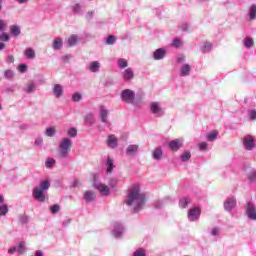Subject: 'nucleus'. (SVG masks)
I'll list each match as a JSON object with an SVG mask.
<instances>
[{"mask_svg": "<svg viewBox=\"0 0 256 256\" xmlns=\"http://www.w3.org/2000/svg\"><path fill=\"white\" fill-rule=\"evenodd\" d=\"M145 194L141 192L139 184H134L128 189L125 203L128 207H131L133 213H139L145 207Z\"/></svg>", "mask_w": 256, "mask_h": 256, "instance_id": "obj_1", "label": "nucleus"}, {"mask_svg": "<svg viewBox=\"0 0 256 256\" xmlns=\"http://www.w3.org/2000/svg\"><path fill=\"white\" fill-rule=\"evenodd\" d=\"M51 187V182L49 180H42L39 186L35 187L32 191L33 198L39 203H45L47 199V191Z\"/></svg>", "mask_w": 256, "mask_h": 256, "instance_id": "obj_2", "label": "nucleus"}, {"mask_svg": "<svg viewBox=\"0 0 256 256\" xmlns=\"http://www.w3.org/2000/svg\"><path fill=\"white\" fill-rule=\"evenodd\" d=\"M73 147V140L71 138H62L58 145V156L61 159H67L71 153Z\"/></svg>", "mask_w": 256, "mask_h": 256, "instance_id": "obj_3", "label": "nucleus"}, {"mask_svg": "<svg viewBox=\"0 0 256 256\" xmlns=\"http://www.w3.org/2000/svg\"><path fill=\"white\" fill-rule=\"evenodd\" d=\"M120 97L127 105H133V103H135V91L131 89L122 90Z\"/></svg>", "mask_w": 256, "mask_h": 256, "instance_id": "obj_4", "label": "nucleus"}, {"mask_svg": "<svg viewBox=\"0 0 256 256\" xmlns=\"http://www.w3.org/2000/svg\"><path fill=\"white\" fill-rule=\"evenodd\" d=\"M93 186L97 189V191H99L100 195H102L103 197H107L110 193L109 186L99 182V180L97 179V175H94Z\"/></svg>", "mask_w": 256, "mask_h": 256, "instance_id": "obj_5", "label": "nucleus"}, {"mask_svg": "<svg viewBox=\"0 0 256 256\" xmlns=\"http://www.w3.org/2000/svg\"><path fill=\"white\" fill-rule=\"evenodd\" d=\"M150 111L155 117H163V115H165V109L161 107L159 102H151Z\"/></svg>", "mask_w": 256, "mask_h": 256, "instance_id": "obj_6", "label": "nucleus"}, {"mask_svg": "<svg viewBox=\"0 0 256 256\" xmlns=\"http://www.w3.org/2000/svg\"><path fill=\"white\" fill-rule=\"evenodd\" d=\"M199 217H201V208L194 207L188 211V220L191 222L199 221Z\"/></svg>", "mask_w": 256, "mask_h": 256, "instance_id": "obj_7", "label": "nucleus"}, {"mask_svg": "<svg viewBox=\"0 0 256 256\" xmlns=\"http://www.w3.org/2000/svg\"><path fill=\"white\" fill-rule=\"evenodd\" d=\"M243 145L246 151H253V148L255 147V139H253V136L251 135L245 136L243 138Z\"/></svg>", "mask_w": 256, "mask_h": 256, "instance_id": "obj_8", "label": "nucleus"}, {"mask_svg": "<svg viewBox=\"0 0 256 256\" xmlns=\"http://www.w3.org/2000/svg\"><path fill=\"white\" fill-rule=\"evenodd\" d=\"M234 207H237V199L235 197H229L224 201L225 211L231 212Z\"/></svg>", "mask_w": 256, "mask_h": 256, "instance_id": "obj_9", "label": "nucleus"}, {"mask_svg": "<svg viewBox=\"0 0 256 256\" xmlns=\"http://www.w3.org/2000/svg\"><path fill=\"white\" fill-rule=\"evenodd\" d=\"M246 215L251 221H256V208L251 202L247 204Z\"/></svg>", "mask_w": 256, "mask_h": 256, "instance_id": "obj_10", "label": "nucleus"}, {"mask_svg": "<svg viewBox=\"0 0 256 256\" xmlns=\"http://www.w3.org/2000/svg\"><path fill=\"white\" fill-rule=\"evenodd\" d=\"M169 149L172 151H179L183 147V139H174L168 143Z\"/></svg>", "mask_w": 256, "mask_h": 256, "instance_id": "obj_11", "label": "nucleus"}, {"mask_svg": "<svg viewBox=\"0 0 256 256\" xmlns=\"http://www.w3.org/2000/svg\"><path fill=\"white\" fill-rule=\"evenodd\" d=\"M99 116L102 123L106 125L109 123V110L105 106H101L99 110Z\"/></svg>", "mask_w": 256, "mask_h": 256, "instance_id": "obj_12", "label": "nucleus"}, {"mask_svg": "<svg viewBox=\"0 0 256 256\" xmlns=\"http://www.w3.org/2000/svg\"><path fill=\"white\" fill-rule=\"evenodd\" d=\"M165 55H167V50L158 48L153 52V59L154 61H161V59H165Z\"/></svg>", "mask_w": 256, "mask_h": 256, "instance_id": "obj_13", "label": "nucleus"}, {"mask_svg": "<svg viewBox=\"0 0 256 256\" xmlns=\"http://www.w3.org/2000/svg\"><path fill=\"white\" fill-rule=\"evenodd\" d=\"M124 231H125V228H123V225L116 222L114 224V229L112 230V234L114 235V237H116V239H119V237L123 235Z\"/></svg>", "mask_w": 256, "mask_h": 256, "instance_id": "obj_14", "label": "nucleus"}, {"mask_svg": "<svg viewBox=\"0 0 256 256\" xmlns=\"http://www.w3.org/2000/svg\"><path fill=\"white\" fill-rule=\"evenodd\" d=\"M134 77H135V73L133 72L132 68H127L122 73V78L126 82L133 81Z\"/></svg>", "mask_w": 256, "mask_h": 256, "instance_id": "obj_15", "label": "nucleus"}, {"mask_svg": "<svg viewBox=\"0 0 256 256\" xmlns=\"http://www.w3.org/2000/svg\"><path fill=\"white\" fill-rule=\"evenodd\" d=\"M52 49L54 51H61V49H63V38L61 37L54 38L52 42Z\"/></svg>", "mask_w": 256, "mask_h": 256, "instance_id": "obj_16", "label": "nucleus"}, {"mask_svg": "<svg viewBox=\"0 0 256 256\" xmlns=\"http://www.w3.org/2000/svg\"><path fill=\"white\" fill-rule=\"evenodd\" d=\"M139 151V145L137 144H131L126 148V155L129 157H133V155H137Z\"/></svg>", "mask_w": 256, "mask_h": 256, "instance_id": "obj_17", "label": "nucleus"}, {"mask_svg": "<svg viewBox=\"0 0 256 256\" xmlns=\"http://www.w3.org/2000/svg\"><path fill=\"white\" fill-rule=\"evenodd\" d=\"M95 199H97V195L95 194V192L91 190H87L84 192V200L86 201V203H91L95 201Z\"/></svg>", "mask_w": 256, "mask_h": 256, "instance_id": "obj_18", "label": "nucleus"}, {"mask_svg": "<svg viewBox=\"0 0 256 256\" xmlns=\"http://www.w3.org/2000/svg\"><path fill=\"white\" fill-rule=\"evenodd\" d=\"M191 74V65L189 64H184L180 68V75L181 77H189Z\"/></svg>", "mask_w": 256, "mask_h": 256, "instance_id": "obj_19", "label": "nucleus"}, {"mask_svg": "<svg viewBox=\"0 0 256 256\" xmlns=\"http://www.w3.org/2000/svg\"><path fill=\"white\" fill-rule=\"evenodd\" d=\"M52 93L55 95L57 99L63 97V86H61L60 84L54 85Z\"/></svg>", "mask_w": 256, "mask_h": 256, "instance_id": "obj_20", "label": "nucleus"}, {"mask_svg": "<svg viewBox=\"0 0 256 256\" xmlns=\"http://www.w3.org/2000/svg\"><path fill=\"white\" fill-rule=\"evenodd\" d=\"M79 43V36L77 34H72L68 39H67V45L68 47H75Z\"/></svg>", "mask_w": 256, "mask_h": 256, "instance_id": "obj_21", "label": "nucleus"}, {"mask_svg": "<svg viewBox=\"0 0 256 256\" xmlns=\"http://www.w3.org/2000/svg\"><path fill=\"white\" fill-rule=\"evenodd\" d=\"M88 69L91 73H99V69H101V63H99V61H93L90 63Z\"/></svg>", "mask_w": 256, "mask_h": 256, "instance_id": "obj_22", "label": "nucleus"}, {"mask_svg": "<svg viewBox=\"0 0 256 256\" xmlns=\"http://www.w3.org/2000/svg\"><path fill=\"white\" fill-rule=\"evenodd\" d=\"M36 90H37V85L33 81L28 82V84L26 85V88H24L25 93H28V94L35 93Z\"/></svg>", "mask_w": 256, "mask_h": 256, "instance_id": "obj_23", "label": "nucleus"}, {"mask_svg": "<svg viewBox=\"0 0 256 256\" xmlns=\"http://www.w3.org/2000/svg\"><path fill=\"white\" fill-rule=\"evenodd\" d=\"M107 145L110 149H115L117 147V138L115 135H110L107 140Z\"/></svg>", "mask_w": 256, "mask_h": 256, "instance_id": "obj_24", "label": "nucleus"}, {"mask_svg": "<svg viewBox=\"0 0 256 256\" xmlns=\"http://www.w3.org/2000/svg\"><path fill=\"white\" fill-rule=\"evenodd\" d=\"M10 33L13 37H19L21 35V28L19 25H12L10 26Z\"/></svg>", "mask_w": 256, "mask_h": 256, "instance_id": "obj_25", "label": "nucleus"}, {"mask_svg": "<svg viewBox=\"0 0 256 256\" xmlns=\"http://www.w3.org/2000/svg\"><path fill=\"white\" fill-rule=\"evenodd\" d=\"M35 55V50L31 47L26 48L24 51V56L26 59H35Z\"/></svg>", "mask_w": 256, "mask_h": 256, "instance_id": "obj_26", "label": "nucleus"}, {"mask_svg": "<svg viewBox=\"0 0 256 256\" xmlns=\"http://www.w3.org/2000/svg\"><path fill=\"white\" fill-rule=\"evenodd\" d=\"M152 157L153 159H155L156 161H159V159H161L163 157V150L161 149V147L156 148L153 152H152Z\"/></svg>", "mask_w": 256, "mask_h": 256, "instance_id": "obj_27", "label": "nucleus"}, {"mask_svg": "<svg viewBox=\"0 0 256 256\" xmlns=\"http://www.w3.org/2000/svg\"><path fill=\"white\" fill-rule=\"evenodd\" d=\"M113 169H115V164L113 163V159L107 158V160H106V173H113Z\"/></svg>", "mask_w": 256, "mask_h": 256, "instance_id": "obj_28", "label": "nucleus"}, {"mask_svg": "<svg viewBox=\"0 0 256 256\" xmlns=\"http://www.w3.org/2000/svg\"><path fill=\"white\" fill-rule=\"evenodd\" d=\"M84 121H85V123H87L90 126L95 125V116L93 115V113H88L84 117Z\"/></svg>", "mask_w": 256, "mask_h": 256, "instance_id": "obj_29", "label": "nucleus"}, {"mask_svg": "<svg viewBox=\"0 0 256 256\" xmlns=\"http://www.w3.org/2000/svg\"><path fill=\"white\" fill-rule=\"evenodd\" d=\"M217 137H219V131L213 130L212 132L207 134L206 139L207 141L213 142L217 139Z\"/></svg>", "mask_w": 256, "mask_h": 256, "instance_id": "obj_30", "label": "nucleus"}, {"mask_svg": "<svg viewBox=\"0 0 256 256\" xmlns=\"http://www.w3.org/2000/svg\"><path fill=\"white\" fill-rule=\"evenodd\" d=\"M249 19H250V21H255V19H256V4H252L250 6Z\"/></svg>", "mask_w": 256, "mask_h": 256, "instance_id": "obj_31", "label": "nucleus"}, {"mask_svg": "<svg viewBox=\"0 0 256 256\" xmlns=\"http://www.w3.org/2000/svg\"><path fill=\"white\" fill-rule=\"evenodd\" d=\"M254 44H255V42H253V38H251V37H246L243 40V45H244V47H246V49H251V47H253Z\"/></svg>", "mask_w": 256, "mask_h": 256, "instance_id": "obj_32", "label": "nucleus"}, {"mask_svg": "<svg viewBox=\"0 0 256 256\" xmlns=\"http://www.w3.org/2000/svg\"><path fill=\"white\" fill-rule=\"evenodd\" d=\"M248 181L250 183H256V169L252 168L250 172L248 173Z\"/></svg>", "mask_w": 256, "mask_h": 256, "instance_id": "obj_33", "label": "nucleus"}, {"mask_svg": "<svg viewBox=\"0 0 256 256\" xmlns=\"http://www.w3.org/2000/svg\"><path fill=\"white\" fill-rule=\"evenodd\" d=\"M189 203H191V199L184 197L182 199H180L179 201V205L181 207V209H185V207H187L189 205Z\"/></svg>", "mask_w": 256, "mask_h": 256, "instance_id": "obj_34", "label": "nucleus"}, {"mask_svg": "<svg viewBox=\"0 0 256 256\" xmlns=\"http://www.w3.org/2000/svg\"><path fill=\"white\" fill-rule=\"evenodd\" d=\"M128 65H129V63L127 62L126 59H124V58H119L118 59V67L120 69H125L126 67H128Z\"/></svg>", "mask_w": 256, "mask_h": 256, "instance_id": "obj_35", "label": "nucleus"}, {"mask_svg": "<svg viewBox=\"0 0 256 256\" xmlns=\"http://www.w3.org/2000/svg\"><path fill=\"white\" fill-rule=\"evenodd\" d=\"M16 249L19 255H23V253H25V242L24 241L20 242L18 246H16Z\"/></svg>", "mask_w": 256, "mask_h": 256, "instance_id": "obj_36", "label": "nucleus"}, {"mask_svg": "<svg viewBox=\"0 0 256 256\" xmlns=\"http://www.w3.org/2000/svg\"><path fill=\"white\" fill-rule=\"evenodd\" d=\"M211 49H213V44H211L209 42H205L202 47V53H209V51H211Z\"/></svg>", "mask_w": 256, "mask_h": 256, "instance_id": "obj_37", "label": "nucleus"}, {"mask_svg": "<svg viewBox=\"0 0 256 256\" xmlns=\"http://www.w3.org/2000/svg\"><path fill=\"white\" fill-rule=\"evenodd\" d=\"M68 137H71L72 139H75L77 137V129L72 127L67 130Z\"/></svg>", "mask_w": 256, "mask_h": 256, "instance_id": "obj_38", "label": "nucleus"}, {"mask_svg": "<svg viewBox=\"0 0 256 256\" xmlns=\"http://www.w3.org/2000/svg\"><path fill=\"white\" fill-rule=\"evenodd\" d=\"M57 133V130L53 127H49L46 129L45 135L46 137H53Z\"/></svg>", "mask_w": 256, "mask_h": 256, "instance_id": "obj_39", "label": "nucleus"}, {"mask_svg": "<svg viewBox=\"0 0 256 256\" xmlns=\"http://www.w3.org/2000/svg\"><path fill=\"white\" fill-rule=\"evenodd\" d=\"M191 159V152L186 151L181 155V161H183V163H187V161H189Z\"/></svg>", "mask_w": 256, "mask_h": 256, "instance_id": "obj_40", "label": "nucleus"}, {"mask_svg": "<svg viewBox=\"0 0 256 256\" xmlns=\"http://www.w3.org/2000/svg\"><path fill=\"white\" fill-rule=\"evenodd\" d=\"M59 211H61V206H59V204H54L50 206V212L52 213V215H56V213H59Z\"/></svg>", "mask_w": 256, "mask_h": 256, "instance_id": "obj_41", "label": "nucleus"}, {"mask_svg": "<svg viewBox=\"0 0 256 256\" xmlns=\"http://www.w3.org/2000/svg\"><path fill=\"white\" fill-rule=\"evenodd\" d=\"M220 233H221V229L219 227H213L210 230V235H212V237H219Z\"/></svg>", "mask_w": 256, "mask_h": 256, "instance_id": "obj_42", "label": "nucleus"}, {"mask_svg": "<svg viewBox=\"0 0 256 256\" xmlns=\"http://www.w3.org/2000/svg\"><path fill=\"white\" fill-rule=\"evenodd\" d=\"M81 99H83V96L81 95V93L76 92L72 95V101H74V103H79Z\"/></svg>", "mask_w": 256, "mask_h": 256, "instance_id": "obj_43", "label": "nucleus"}, {"mask_svg": "<svg viewBox=\"0 0 256 256\" xmlns=\"http://www.w3.org/2000/svg\"><path fill=\"white\" fill-rule=\"evenodd\" d=\"M7 213H9V207H7V204H2L0 206V216L6 215Z\"/></svg>", "mask_w": 256, "mask_h": 256, "instance_id": "obj_44", "label": "nucleus"}, {"mask_svg": "<svg viewBox=\"0 0 256 256\" xmlns=\"http://www.w3.org/2000/svg\"><path fill=\"white\" fill-rule=\"evenodd\" d=\"M181 45H183V41H181V39H179V38H174L173 39L172 47L179 48V47H181Z\"/></svg>", "mask_w": 256, "mask_h": 256, "instance_id": "obj_45", "label": "nucleus"}, {"mask_svg": "<svg viewBox=\"0 0 256 256\" xmlns=\"http://www.w3.org/2000/svg\"><path fill=\"white\" fill-rule=\"evenodd\" d=\"M116 41H117V38H115V36H113V35H110L106 39V45H115Z\"/></svg>", "mask_w": 256, "mask_h": 256, "instance_id": "obj_46", "label": "nucleus"}, {"mask_svg": "<svg viewBox=\"0 0 256 256\" xmlns=\"http://www.w3.org/2000/svg\"><path fill=\"white\" fill-rule=\"evenodd\" d=\"M4 77L5 79H13V77H15V73L13 72V70H6L4 72Z\"/></svg>", "mask_w": 256, "mask_h": 256, "instance_id": "obj_47", "label": "nucleus"}, {"mask_svg": "<svg viewBox=\"0 0 256 256\" xmlns=\"http://www.w3.org/2000/svg\"><path fill=\"white\" fill-rule=\"evenodd\" d=\"M73 12L77 15H83V11L81 10L80 4H75L73 7Z\"/></svg>", "mask_w": 256, "mask_h": 256, "instance_id": "obj_48", "label": "nucleus"}, {"mask_svg": "<svg viewBox=\"0 0 256 256\" xmlns=\"http://www.w3.org/2000/svg\"><path fill=\"white\" fill-rule=\"evenodd\" d=\"M248 117H249V119H251V121H255L256 120V110L255 109L249 110Z\"/></svg>", "mask_w": 256, "mask_h": 256, "instance_id": "obj_49", "label": "nucleus"}, {"mask_svg": "<svg viewBox=\"0 0 256 256\" xmlns=\"http://www.w3.org/2000/svg\"><path fill=\"white\" fill-rule=\"evenodd\" d=\"M133 256H147V253L145 252L144 249H138L134 251Z\"/></svg>", "mask_w": 256, "mask_h": 256, "instance_id": "obj_50", "label": "nucleus"}, {"mask_svg": "<svg viewBox=\"0 0 256 256\" xmlns=\"http://www.w3.org/2000/svg\"><path fill=\"white\" fill-rule=\"evenodd\" d=\"M55 165V159H50L45 162L46 169H51Z\"/></svg>", "mask_w": 256, "mask_h": 256, "instance_id": "obj_51", "label": "nucleus"}, {"mask_svg": "<svg viewBox=\"0 0 256 256\" xmlns=\"http://www.w3.org/2000/svg\"><path fill=\"white\" fill-rule=\"evenodd\" d=\"M199 151H207L208 144L207 142H200L198 144Z\"/></svg>", "mask_w": 256, "mask_h": 256, "instance_id": "obj_52", "label": "nucleus"}, {"mask_svg": "<svg viewBox=\"0 0 256 256\" xmlns=\"http://www.w3.org/2000/svg\"><path fill=\"white\" fill-rule=\"evenodd\" d=\"M0 41H4V42L9 41V34L7 33L0 34Z\"/></svg>", "mask_w": 256, "mask_h": 256, "instance_id": "obj_53", "label": "nucleus"}, {"mask_svg": "<svg viewBox=\"0 0 256 256\" xmlns=\"http://www.w3.org/2000/svg\"><path fill=\"white\" fill-rule=\"evenodd\" d=\"M18 70L20 71V73H27V66H26V64H20L18 66Z\"/></svg>", "mask_w": 256, "mask_h": 256, "instance_id": "obj_54", "label": "nucleus"}, {"mask_svg": "<svg viewBox=\"0 0 256 256\" xmlns=\"http://www.w3.org/2000/svg\"><path fill=\"white\" fill-rule=\"evenodd\" d=\"M93 15H95V11H89L86 13L85 18L87 21H91V19H93Z\"/></svg>", "mask_w": 256, "mask_h": 256, "instance_id": "obj_55", "label": "nucleus"}, {"mask_svg": "<svg viewBox=\"0 0 256 256\" xmlns=\"http://www.w3.org/2000/svg\"><path fill=\"white\" fill-rule=\"evenodd\" d=\"M7 29V23H5V20H0V31H5Z\"/></svg>", "mask_w": 256, "mask_h": 256, "instance_id": "obj_56", "label": "nucleus"}, {"mask_svg": "<svg viewBox=\"0 0 256 256\" xmlns=\"http://www.w3.org/2000/svg\"><path fill=\"white\" fill-rule=\"evenodd\" d=\"M9 255H14V253H17V246H12L8 249Z\"/></svg>", "mask_w": 256, "mask_h": 256, "instance_id": "obj_57", "label": "nucleus"}, {"mask_svg": "<svg viewBox=\"0 0 256 256\" xmlns=\"http://www.w3.org/2000/svg\"><path fill=\"white\" fill-rule=\"evenodd\" d=\"M109 185L113 188V187H116L117 186V179L115 178H111L109 180Z\"/></svg>", "mask_w": 256, "mask_h": 256, "instance_id": "obj_58", "label": "nucleus"}, {"mask_svg": "<svg viewBox=\"0 0 256 256\" xmlns=\"http://www.w3.org/2000/svg\"><path fill=\"white\" fill-rule=\"evenodd\" d=\"M6 63H15V58L13 57V55L7 56Z\"/></svg>", "mask_w": 256, "mask_h": 256, "instance_id": "obj_59", "label": "nucleus"}, {"mask_svg": "<svg viewBox=\"0 0 256 256\" xmlns=\"http://www.w3.org/2000/svg\"><path fill=\"white\" fill-rule=\"evenodd\" d=\"M35 145H37L38 147H41V145H43V138H36Z\"/></svg>", "mask_w": 256, "mask_h": 256, "instance_id": "obj_60", "label": "nucleus"}, {"mask_svg": "<svg viewBox=\"0 0 256 256\" xmlns=\"http://www.w3.org/2000/svg\"><path fill=\"white\" fill-rule=\"evenodd\" d=\"M29 221V217L27 215H23L20 217V223H27Z\"/></svg>", "mask_w": 256, "mask_h": 256, "instance_id": "obj_61", "label": "nucleus"}, {"mask_svg": "<svg viewBox=\"0 0 256 256\" xmlns=\"http://www.w3.org/2000/svg\"><path fill=\"white\" fill-rule=\"evenodd\" d=\"M176 61L178 63H185V56L183 55L177 56Z\"/></svg>", "mask_w": 256, "mask_h": 256, "instance_id": "obj_62", "label": "nucleus"}, {"mask_svg": "<svg viewBox=\"0 0 256 256\" xmlns=\"http://www.w3.org/2000/svg\"><path fill=\"white\" fill-rule=\"evenodd\" d=\"M182 31H189V24L188 23H184L181 26Z\"/></svg>", "mask_w": 256, "mask_h": 256, "instance_id": "obj_63", "label": "nucleus"}, {"mask_svg": "<svg viewBox=\"0 0 256 256\" xmlns=\"http://www.w3.org/2000/svg\"><path fill=\"white\" fill-rule=\"evenodd\" d=\"M34 256H44L43 252L41 250H36L34 252Z\"/></svg>", "mask_w": 256, "mask_h": 256, "instance_id": "obj_64", "label": "nucleus"}]
</instances>
